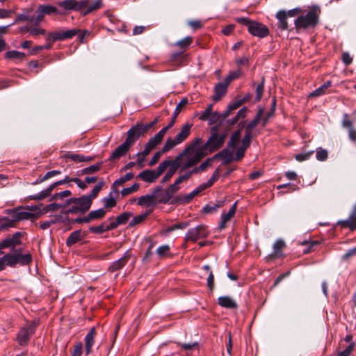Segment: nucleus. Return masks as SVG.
Returning <instances> with one entry per match:
<instances>
[{"label": "nucleus", "mask_w": 356, "mask_h": 356, "mask_svg": "<svg viewBox=\"0 0 356 356\" xmlns=\"http://www.w3.org/2000/svg\"><path fill=\"white\" fill-rule=\"evenodd\" d=\"M202 139L200 138L193 140L189 145H188L179 154H178L174 160L179 159L177 163L180 171L187 170L200 162L201 159L206 155L205 152L200 150V145Z\"/></svg>", "instance_id": "1"}, {"label": "nucleus", "mask_w": 356, "mask_h": 356, "mask_svg": "<svg viewBox=\"0 0 356 356\" xmlns=\"http://www.w3.org/2000/svg\"><path fill=\"white\" fill-rule=\"evenodd\" d=\"M320 9L318 7H313L305 15L299 16L295 21V26L298 31L314 28L319 21Z\"/></svg>", "instance_id": "2"}, {"label": "nucleus", "mask_w": 356, "mask_h": 356, "mask_svg": "<svg viewBox=\"0 0 356 356\" xmlns=\"http://www.w3.org/2000/svg\"><path fill=\"white\" fill-rule=\"evenodd\" d=\"M192 127L191 123L186 122L181 127L173 138H168L163 145V152H168L177 145L184 142L190 136Z\"/></svg>", "instance_id": "3"}, {"label": "nucleus", "mask_w": 356, "mask_h": 356, "mask_svg": "<svg viewBox=\"0 0 356 356\" xmlns=\"http://www.w3.org/2000/svg\"><path fill=\"white\" fill-rule=\"evenodd\" d=\"M91 200L90 197L83 195L79 198H70L67 200L65 206H71L67 211V213H85L89 210L91 207Z\"/></svg>", "instance_id": "4"}, {"label": "nucleus", "mask_w": 356, "mask_h": 356, "mask_svg": "<svg viewBox=\"0 0 356 356\" xmlns=\"http://www.w3.org/2000/svg\"><path fill=\"white\" fill-rule=\"evenodd\" d=\"M4 266L15 267L17 264L25 266L29 264L32 261V257L30 254H22L21 251L17 250L15 253H8L1 257Z\"/></svg>", "instance_id": "5"}, {"label": "nucleus", "mask_w": 356, "mask_h": 356, "mask_svg": "<svg viewBox=\"0 0 356 356\" xmlns=\"http://www.w3.org/2000/svg\"><path fill=\"white\" fill-rule=\"evenodd\" d=\"M226 135L225 134H220L216 132L213 133L207 142L203 145H200V150L207 154L209 152H214L221 147L225 142Z\"/></svg>", "instance_id": "6"}, {"label": "nucleus", "mask_w": 356, "mask_h": 356, "mask_svg": "<svg viewBox=\"0 0 356 356\" xmlns=\"http://www.w3.org/2000/svg\"><path fill=\"white\" fill-rule=\"evenodd\" d=\"M166 165V162H161L155 170H143L138 175V177L144 181L152 183L155 181L165 171Z\"/></svg>", "instance_id": "7"}, {"label": "nucleus", "mask_w": 356, "mask_h": 356, "mask_svg": "<svg viewBox=\"0 0 356 356\" xmlns=\"http://www.w3.org/2000/svg\"><path fill=\"white\" fill-rule=\"evenodd\" d=\"M209 232L207 227L203 225L190 229L185 236L186 242L195 243L197 240L207 237Z\"/></svg>", "instance_id": "8"}, {"label": "nucleus", "mask_w": 356, "mask_h": 356, "mask_svg": "<svg viewBox=\"0 0 356 356\" xmlns=\"http://www.w3.org/2000/svg\"><path fill=\"white\" fill-rule=\"evenodd\" d=\"M146 132L147 131L144 127V124L138 123L127 131V137L125 140L132 145L136 140Z\"/></svg>", "instance_id": "9"}, {"label": "nucleus", "mask_w": 356, "mask_h": 356, "mask_svg": "<svg viewBox=\"0 0 356 356\" xmlns=\"http://www.w3.org/2000/svg\"><path fill=\"white\" fill-rule=\"evenodd\" d=\"M35 325L31 323L21 328L17 337V341L19 345L24 346L27 343L31 335L35 331Z\"/></svg>", "instance_id": "10"}, {"label": "nucleus", "mask_w": 356, "mask_h": 356, "mask_svg": "<svg viewBox=\"0 0 356 356\" xmlns=\"http://www.w3.org/2000/svg\"><path fill=\"white\" fill-rule=\"evenodd\" d=\"M248 31L259 38H264L269 33L268 29L266 25L254 21L250 24Z\"/></svg>", "instance_id": "11"}, {"label": "nucleus", "mask_w": 356, "mask_h": 356, "mask_svg": "<svg viewBox=\"0 0 356 356\" xmlns=\"http://www.w3.org/2000/svg\"><path fill=\"white\" fill-rule=\"evenodd\" d=\"M179 183H177V180L174 182V184L170 185L165 191L162 192L159 195V201L161 202H168L173 195L179 191Z\"/></svg>", "instance_id": "12"}, {"label": "nucleus", "mask_w": 356, "mask_h": 356, "mask_svg": "<svg viewBox=\"0 0 356 356\" xmlns=\"http://www.w3.org/2000/svg\"><path fill=\"white\" fill-rule=\"evenodd\" d=\"M179 159L178 158L177 160H169L166 159L163 161V162H166L167 165L165 166V170L169 168L168 170L165 173V175L163 176L161 180V183H166L168 182L172 177L175 175L177 170L178 169V165L177 163V161Z\"/></svg>", "instance_id": "13"}, {"label": "nucleus", "mask_w": 356, "mask_h": 356, "mask_svg": "<svg viewBox=\"0 0 356 356\" xmlns=\"http://www.w3.org/2000/svg\"><path fill=\"white\" fill-rule=\"evenodd\" d=\"M131 147V145L125 140L112 152L109 160L111 161L118 160L122 156L126 155Z\"/></svg>", "instance_id": "14"}, {"label": "nucleus", "mask_w": 356, "mask_h": 356, "mask_svg": "<svg viewBox=\"0 0 356 356\" xmlns=\"http://www.w3.org/2000/svg\"><path fill=\"white\" fill-rule=\"evenodd\" d=\"M80 32L79 29H74L65 31H58L54 32V40L63 41L67 39L72 38Z\"/></svg>", "instance_id": "15"}, {"label": "nucleus", "mask_w": 356, "mask_h": 356, "mask_svg": "<svg viewBox=\"0 0 356 356\" xmlns=\"http://www.w3.org/2000/svg\"><path fill=\"white\" fill-rule=\"evenodd\" d=\"M131 257V252L129 250L127 251L124 254L122 257H121L118 260L113 262L110 265V266L108 268V270L110 272H114V271H116V270H118L122 268L127 264V262L130 259Z\"/></svg>", "instance_id": "16"}, {"label": "nucleus", "mask_w": 356, "mask_h": 356, "mask_svg": "<svg viewBox=\"0 0 356 356\" xmlns=\"http://www.w3.org/2000/svg\"><path fill=\"white\" fill-rule=\"evenodd\" d=\"M11 213L13 220H14V225L19 220L35 219L37 218L39 215H36L27 211H13Z\"/></svg>", "instance_id": "17"}, {"label": "nucleus", "mask_w": 356, "mask_h": 356, "mask_svg": "<svg viewBox=\"0 0 356 356\" xmlns=\"http://www.w3.org/2000/svg\"><path fill=\"white\" fill-rule=\"evenodd\" d=\"M213 105L210 104L208 107L202 113L198 114L199 119L202 121H209L210 124L214 122L218 118V113L212 112Z\"/></svg>", "instance_id": "18"}, {"label": "nucleus", "mask_w": 356, "mask_h": 356, "mask_svg": "<svg viewBox=\"0 0 356 356\" xmlns=\"http://www.w3.org/2000/svg\"><path fill=\"white\" fill-rule=\"evenodd\" d=\"M95 329L92 327L85 337V352L88 355L91 353L92 348L95 343Z\"/></svg>", "instance_id": "19"}, {"label": "nucleus", "mask_w": 356, "mask_h": 356, "mask_svg": "<svg viewBox=\"0 0 356 356\" xmlns=\"http://www.w3.org/2000/svg\"><path fill=\"white\" fill-rule=\"evenodd\" d=\"M338 225L342 228H349L350 230L356 229V211L353 210L347 220H340Z\"/></svg>", "instance_id": "20"}, {"label": "nucleus", "mask_w": 356, "mask_h": 356, "mask_svg": "<svg viewBox=\"0 0 356 356\" xmlns=\"http://www.w3.org/2000/svg\"><path fill=\"white\" fill-rule=\"evenodd\" d=\"M236 204L235 202L232 208L229 210V211L226 213H222L221 216V220L219 225L220 229H223L225 228L227 223L231 220V218L234 216V213L236 210Z\"/></svg>", "instance_id": "21"}, {"label": "nucleus", "mask_w": 356, "mask_h": 356, "mask_svg": "<svg viewBox=\"0 0 356 356\" xmlns=\"http://www.w3.org/2000/svg\"><path fill=\"white\" fill-rule=\"evenodd\" d=\"M229 84L224 81V83H218L214 88L215 94L213 99L215 102L220 100L227 92V88Z\"/></svg>", "instance_id": "22"}, {"label": "nucleus", "mask_w": 356, "mask_h": 356, "mask_svg": "<svg viewBox=\"0 0 356 356\" xmlns=\"http://www.w3.org/2000/svg\"><path fill=\"white\" fill-rule=\"evenodd\" d=\"M83 234H82L81 230H76L70 234L69 237L66 240V245L68 247L72 246L75 244L78 241L82 240L83 238Z\"/></svg>", "instance_id": "23"}, {"label": "nucleus", "mask_w": 356, "mask_h": 356, "mask_svg": "<svg viewBox=\"0 0 356 356\" xmlns=\"http://www.w3.org/2000/svg\"><path fill=\"white\" fill-rule=\"evenodd\" d=\"M218 304L223 307L227 309H235L237 307V304L229 296H221L218 298Z\"/></svg>", "instance_id": "24"}, {"label": "nucleus", "mask_w": 356, "mask_h": 356, "mask_svg": "<svg viewBox=\"0 0 356 356\" xmlns=\"http://www.w3.org/2000/svg\"><path fill=\"white\" fill-rule=\"evenodd\" d=\"M13 227H15V225L11 214L10 216H0V231L6 230Z\"/></svg>", "instance_id": "25"}, {"label": "nucleus", "mask_w": 356, "mask_h": 356, "mask_svg": "<svg viewBox=\"0 0 356 356\" xmlns=\"http://www.w3.org/2000/svg\"><path fill=\"white\" fill-rule=\"evenodd\" d=\"M204 190V186L202 185L199 186L191 193L179 198V201H181L183 203L189 202L194 197L200 193Z\"/></svg>", "instance_id": "26"}, {"label": "nucleus", "mask_w": 356, "mask_h": 356, "mask_svg": "<svg viewBox=\"0 0 356 356\" xmlns=\"http://www.w3.org/2000/svg\"><path fill=\"white\" fill-rule=\"evenodd\" d=\"M276 17L278 19V26L282 30L288 29L287 17H286L284 10H280L276 14Z\"/></svg>", "instance_id": "27"}, {"label": "nucleus", "mask_w": 356, "mask_h": 356, "mask_svg": "<svg viewBox=\"0 0 356 356\" xmlns=\"http://www.w3.org/2000/svg\"><path fill=\"white\" fill-rule=\"evenodd\" d=\"M38 11H41L45 15L59 13L57 8L51 5H40Z\"/></svg>", "instance_id": "28"}, {"label": "nucleus", "mask_w": 356, "mask_h": 356, "mask_svg": "<svg viewBox=\"0 0 356 356\" xmlns=\"http://www.w3.org/2000/svg\"><path fill=\"white\" fill-rule=\"evenodd\" d=\"M256 136L254 129L246 126L245 128V136L242 140V143H245V146H249L251 140Z\"/></svg>", "instance_id": "29"}, {"label": "nucleus", "mask_w": 356, "mask_h": 356, "mask_svg": "<svg viewBox=\"0 0 356 356\" xmlns=\"http://www.w3.org/2000/svg\"><path fill=\"white\" fill-rule=\"evenodd\" d=\"M241 131L238 130L236 131L232 135L230 138V140L229 142V147L232 149H236L241 140Z\"/></svg>", "instance_id": "30"}, {"label": "nucleus", "mask_w": 356, "mask_h": 356, "mask_svg": "<svg viewBox=\"0 0 356 356\" xmlns=\"http://www.w3.org/2000/svg\"><path fill=\"white\" fill-rule=\"evenodd\" d=\"M106 213V211L104 209H99L97 210L92 211L88 214V219L91 220L101 219L104 218Z\"/></svg>", "instance_id": "31"}, {"label": "nucleus", "mask_w": 356, "mask_h": 356, "mask_svg": "<svg viewBox=\"0 0 356 356\" xmlns=\"http://www.w3.org/2000/svg\"><path fill=\"white\" fill-rule=\"evenodd\" d=\"M332 85L331 81H326L323 85L316 89L314 92H312L309 96L311 97H318L323 95L325 90L330 87Z\"/></svg>", "instance_id": "32"}, {"label": "nucleus", "mask_w": 356, "mask_h": 356, "mask_svg": "<svg viewBox=\"0 0 356 356\" xmlns=\"http://www.w3.org/2000/svg\"><path fill=\"white\" fill-rule=\"evenodd\" d=\"M102 6V0H97L96 1L93 3H89V5L87 6L86 10H85L83 13V15H86L95 10H97L99 9Z\"/></svg>", "instance_id": "33"}, {"label": "nucleus", "mask_w": 356, "mask_h": 356, "mask_svg": "<svg viewBox=\"0 0 356 356\" xmlns=\"http://www.w3.org/2000/svg\"><path fill=\"white\" fill-rule=\"evenodd\" d=\"M53 190H54V186L51 185L46 190L41 191L40 193H39L37 195L31 196V200H43L45 197L49 196Z\"/></svg>", "instance_id": "34"}, {"label": "nucleus", "mask_w": 356, "mask_h": 356, "mask_svg": "<svg viewBox=\"0 0 356 356\" xmlns=\"http://www.w3.org/2000/svg\"><path fill=\"white\" fill-rule=\"evenodd\" d=\"M66 157L70 159L71 160L75 162H84V161H91L93 160V157L88 156L86 157L81 154H69L66 155Z\"/></svg>", "instance_id": "35"}, {"label": "nucleus", "mask_w": 356, "mask_h": 356, "mask_svg": "<svg viewBox=\"0 0 356 356\" xmlns=\"http://www.w3.org/2000/svg\"><path fill=\"white\" fill-rule=\"evenodd\" d=\"M285 247V243L284 241L279 239L275 241L273 245V253L275 257L282 256V250Z\"/></svg>", "instance_id": "36"}, {"label": "nucleus", "mask_w": 356, "mask_h": 356, "mask_svg": "<svg viewBox=\"0 0 356 356\" xmlns=\"http://www.w3.org/2000/svg\"><path fill=\"white\" fill-rule=\"evenodd\" d=\"M76 0H64L62 1H59L57 3V4L67 10H75V4Z\"/></svg>", "instance_id": "37"}, {"label": "nucleus", "mask_w": 356, "mask_h": 356, "mask_svg": "<svg viewBox=\"0 0 356 356\" xmlns=\"http://www.w3.org/2000/svg\"><path fill=\"white\" fill-rule=\"evenodd\" d=\"M193 42V38L191 36H187L184 38V39L178 41L175 45L180 47L183 51L186 50V49Z\"/></svg>", "instance_id": "38"}, {"label": "nucleus", "mask_w": 356, "mask_h": 356, "mask_svg": "<svg viewBox=\"0 0 356 356\" xmlns=\"http://www.w3.org/2000/svg\"><path fill=\"white\" fill-rule=\"evenodd\" d=\"M154 203L153 195L140 196L138 200V204L140 206H149Z\"/></svg>", "instance_id": "39"}, {"label": "nucleus", "mask_w": 356, "mask_h": 356, "mask_svg": "<svg viewBox=\"0 0 356 356\" xmlns=\"http://www.w3.org/2000/svg\"><path fill=\"white\" fill-rule=\"evenodd\" d=\"M187 103H188L187 99H183L177 105L175 112H174V114H173V117L171 120V121H173V124L175 123L176 118H177V115L179 114L181 109L186 105Z\"/></svg>", "instance_id": "40"}, {"label": "nucleus", "mask_w": 356, "mask_h": 356, "mask_svg": "<svg viewBox=\"0 0 356 356\" xmlns=\"http://www.w3.org/2000/svg\"><path fill=\"white\" fill-rule=\"evenodd\" d=\"M101 168V164L97 163L89 167L85 168L81 170V175H90L99 171Z\"/></svg>", "instance_id": "41"}, {"label": "nucleus", "mask_w": 356, "mask_h": 356, "mask_svg": "<svg viewBox=\"0 0 356 356\" xmlns=\"http://www.w3.org/2000/svg\"><path fill=\"white\" fill-rule=\"evenodd\" d=\"M104 184V181H100L92 189L91 193L89 195H86V197H90L91 200V203L92 202V200L97 197L99 191L102 190Z\"/></svg>", "instance_id": "42"}, {"label": "nucleus", "mask_w": 356, "mask_h": 356, "mask_svg": "<svg viewBox=\"0 0 356 356\" xmlns=\"http://www.w3.org/2000/svg\"><path fill=\"white\" fill-rule=\"evenodd\" d=\"M264 113V109L260 108L257 112L255 118L250 122H249L246 126L254 129L255 127L259 124V121L261 120V117Z\"/></svg>", "instance_id": "43"}, {"label": "nucleus", "mask_w": 356, "mask_h": 356, "mask_svg": "<svg viewBox=\"0 0 356 356\" xmlns=\"http://www.w3.org/2000/svg\"><path fill=\"white\" fill-rule=\"evenodd\" d=\"M220 177V172L219 170L217 169L215 170V172L213 173L211 178L208 180L207 183L201 184L202 186H204V190L210 186H211L215 181L218 180V179Z\"/></svg>", "instance_id": "44"}, {"label": "nucleus", "mask_w": 356, "mask_h": 356, "mask_svg": "<svg viewBox=\"0 0 356 356\" xmlns=\"http://www.w3.org/2000/svg\"><path fill=\"white\" fill-rule=\"evenodd\" d=\"M316 157L317 160L324 161L328 157V152L326 149H323L322 147H318L316 151Z\"/></svg>", "instance_id": "45"}, {"label": "nucleus", "mask_w": 356, "mask_h": 356, "mask_svg": "<svg viewBox=\"0 0 356 356\" xmlns=\"http://www.w3.org/2000/svg\"><path fill=\"white\" fill-rule=\"evenodd\" d=\"M58 221H60V216H55L51 220L42 222L40 227L42 229H46L51 225L55 224Z\"/></svg>", "instance_id": "46"}, {"label": "nucleus", "mask_w": 356, "mask_h": 356, "mask_svg": "<svg viewBox=\"0 0 356 356\" xmlns=\"http://www.w3.org/2000/svg\"><path fill=\"white\" fill-rule=\"evenodd\" d=\"M161 141L162 139L156 134L154 137H152L145 145H147L152 150Z\"/></svg>", "instance_id": "47"}, {"label": "nucleus", "mask_w": 356, "mask_h": 356, "mask_svg": "<svg viewBox=\"0 0 356 356\" xmlns=\"http://www.w3.org/2000/svg\"><path fill=\"white\" fill-rule=\"evenodd\" d=\"M161 141L162 139L156 134L154 137H152L145 145H147L152 150Z\"/></svg>", "instance_id": "48"}, {"label": "nucleus", "mask_w": 356, "mask_h": 356, "mask_svg": "<svg viewBox=\"0 0 356 356\" xmlns=\"http://www.w3.org/2000/svg\"><path fill=\"white\" fill-rule=\"evenodd\" d=\"M161 141L162 139L156 134L154 137H152L145 145H147L152 150Z\"/></svg>", "instance_id": "49"}, {"label": "nucleus", "mask_w": 356, "mask_h": 356, "mask_svg": "<svg viewBox=\"0 0 356 356\" xmlns=\"http://www.w3.org/2000/svg\"><path fill=\"white\" fill-rule=\"evenodd\" d=\"M133 214L130 212H124L121 215L117 216L116 221L120 225L125 224L127 220L131 217Z\"/></svg>", "instance_id": "50"}, {"label": "nucleus", "mask_w": 356, "mask_h": 356, "mask_svg": "<svg viewBox=\"0 0 356 356\" xmlns=\"http://www.w3.org/2000/svg\"><path fill=\"white\" fill-rule=\"evenodd\" d=\"M111 193L109 195L103 199V202L106 208H113L116 205V200L112 197Z\"/></svg>", "instance_id": "51"}, {"label": "nucleus", "mask_w": 356, "mask_h": 356, "mask_svg": "<svg viewBox=\"0 0 356 356\" xmlns=\"http://www.w3.org/2000/svg\"><path fill=\"white\" fill-rule=\"evenodd\" d=\"M242 104V102L241 101H236L232 104H231L230 105H229V106L227 107V111L225 112L224 113V117L225 118H227V116H229V115L234 110L237 109L238 108H239Z\"/></svg>", "instance_id": "52"}, {"label": "nucleus", "mask_w": 356, "mask_h": 356, "mask_svg": "<svg viewBox=\"0 0 356 356\" xmlns=\"http://www.w3.org/2000/svg\"><path fill=\"white\" fill-rule=\"evenodd\" d=\"M46 34V30L40 28L38 26H32L31 29L30 30L29 35L33 37H37L40 35H45Z\"/></svg>", "instance_id": "53"}, {"label": "nucleus", "mask_w": 356, "mask_h": 356, "mask_svg": "<svg viewBox=\"0 0 356 356\" xmlns=\"http://www.w3.org/2000/svg\"><path fill=\"white\" fill-rule=\"evenodd\" d=\"M241 72L238 70L236 71L231 72L228 76H227L225 79V81L227 84H229L234 80L238 78L241 76Z\"/></svg>", "instance_id": "54"}, {"label": "nucleus", "mask_w": 356, "mask_h": 356, "mask_svg": "<svg viewBox=\"0 0 356 356\" xmlns=\"http://www.w3.org/2000/svg\"><path fill=\"white\" fill-rule=\"evenodd\" d=\"M139 189V184L136 183L133 184L131 186L123 188L121 191V194L123 197L127 196L134 191H136Z\"/></svg>", "instance_id": "55"}, {"label": "nucleus", "mask_w": 356, "mask_h": 356, "mask_svg": "<svg viewBox=\"0 0 356 356\" xmlns=\"http://www.w3.org/2000/svg\"><path fill=\"white\" fill-rule=\"evenodd\" d=\"M147 213H145L134 217L129 222V226L133 227L142 222L147 218Z\"/></svg>", "instance_id": "56"}, {"label": "nucleus", "mask_w": 356, "mask_h": 356, "mask_svg": "<svg viewBox=\"0 0 356 356\" xmlns=\"http://www.w3.org/2000/svg\"><path fill=\"white\" fill-rule=\"evenodd\" d=\"M90 3V0H81L79 1H76L75 10L82 11L86 10L87 6Z\"/></svg>", "instance_id": "57"}, {"label": "nucleus", "mask_w": 356, "mask_h": 356, "mask_svg": "<svg viewBox=\"0 0 356 356\" xmlns=\"http://www.w3.org/2000/svg\"><path fill=\"white\" fill-rule=\"evenodd\" d=\"M71 191L69 190H66L58 193H55L52 195L51 200H63L65 197H67L71 195Z\"/></svg>", "instance_id": "58"}, {"label": "nucleus", "mask_w": 356, "mask_h": 356, "mask_svg": "<svg viewBox=\"0 0 356 356\" xmlns=\"http://www.w3.org/2000/svg\"><path fill=\"white\" fill-rule=\"evenodd\" d=\"M170 248L168 245H163L158 248L156 250L157 254L162 257L164 256H167L170 252Z\"/></svg>", "instance_id": "59"}, {"label": "nucleus", "mask_w": 356, "mask_h": 356, "mask_svg": "<svg viewBox=\"0 0 356 356\" xmlns=\"http://www.w3.org/2000/svg\"><path fill=\"white\" fill-rule=\"evenodd\" d=\"M313 153L314 151H309L298 154L296 156V159L299 162L304 161L305 160L309 159L312 156Z\"/></svg>", "instance_id": "60"}, {"label": "nucleus", "mask_w": 356, "mask_h": 356, "mask_svg": "<svg viewBox=\"0 0 356 356\" xmlns=\"http://www.w3.org/2000/svg\"><path fill=\"white\" fill-rule=\"evenodd\" d=\"M248 147L249 146H245V143H242V146L238 148L236 151V156L234 159L236 161L241 160L243 157L245 151Z\"/></svg>", "instance_id": "61"}, {"label": "nucleus", "mask_w": 356, "mask_h": 356, "mask_svg": "<svg viewBox=\"0 0 356 356\" xmlns=\"http://www.w3.org/2000/svg\"><path fill=\"white\" fill-rule=\"evenodd\" d=\"M6 54L7 57L10 58L23 59L25 58L24 53L17 51H10Z\"/></svg>", "instance_id": "62"}, {"label": "nucleus", "mask_w": 356, "mask_h": 356, "mask_svg": "<svg viewBox=\"0 0 356 356\" xmlns=\"http://www.w3.org/2000/svg\"><path fill=\"white\" fill-rule=\"evenodd\" d=\"M264 90V79H262L261 83H259L256 88V100L259 101L263 95Z\"/></svg>", "instance_id": "63"}, {"label": "nucleus", "mask_w": 356, "mask_h": 356, "mask_svg": "<svg viewBox=\"0 0 356 356\" xmlns=\"http://www.w3.org/2000/svg\"><path fill=\"white\" fill-rule=\"evenodd\" d=\"M83 353V344L79 342L74 346L72 356H81Z\"/></svg>", "instance_id": "64"}]
</instances>
